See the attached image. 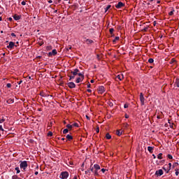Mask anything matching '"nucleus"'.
Returning a JSON list of instances; mask_svg holds the SVG:
<instances>
[{
  "instance_id": "14",
  "label": "nucleus",
  "mask_w": 179,
  "mask_h": 179,
  "mask_svg": "<svg viewBox=\"0 0 179 179\" xmlns=\"http://www.w3.org/2000/svg\"><path fill=\"white\" fill-rule=\"evenodd\" d=\"M94 169H95V170H100V165L97 164H95L94 165Z\"/></svg>"
},
{
  "instance_id": "42",
  "label": "nucleus",
  "mask_w": 179,
  "mask_h": 179,
  "mask_svg": "<svg viewBox=\"0 0 179 179\" xmlns=\"http://www.w3.org/2000/svg\"><path fill=\"white\" fill-rule=\"evenodd\" d=\"M167 157H168V159H170L171 160L173 159V155H170V154H169V155H167Z\"/></svg>"
},
{
  "instance_id": "2",
  "label": "nucleus",
  "mask_w": 179,
  "mask_h": 179,
  "mask_svg": "<svg viewBox=\"0 0 179 179\" xmlns=\"http://www.w3.org/2000/svg\"><path fill=\"white\" fill-rule=\"evenodd\" d=\"M69 177V173L68 171H63L60 174V178L62 179H67Z\"/></svg>"
},
{
  "instance_id": "28",
  "label": "nucleus",
  "mask_w": 179,
  "mask_h": 179,
  "mask_svg": "<svg viewBox=\"0 0 179 179\" xmlns=\"http://www.w3.org/2000/svg\"><path fill=\"white\" fill-rule=\"evenodd\" d=\"M69 132V130L68 129H64L63 130V134H68Z\"/></svg>"
},
{
  "instance_id": "44",
  "label": "nucleus",
  "mask_w": 179,
  "mask_h": 179,
  "mask_svg": "<svg viewBox=\"0 0 179 179\" xmlns=\"http://www.w3.org/2000/svg\"><path fill=\"white\" fill-rule=\"evenodd\" d=\"M169 15V16H173V15H174V10L172 11H170Z\"/></svg>"
},
{
  "instance_id": "34",
  "label": "nucleus",
  "mask_w": 179,
  "mask_h": 179,
  "mask_svg": "<svg viewBox=\"0 0 179 179\" xmlns=\"http://www.w3.org/2000/svg\"><path fill=\"white\" fill-rule=\"evenodd\" d=\"M12 179H19V177L17 176V175H14L12 176Z\"/></svg>"
},
{
  "instance_id": "59",
  "label": "nucleus",
  "mask_w": 179,
  "mask_h": 179,
  "mask_svg": "<svg viewBox=\"0 0 179 179\" xmlns=\"http://www.w3.org/2000/svg\"><path fill=\"white\" fill-rule=\"evenodd\" d=\"M87 92H88V93H92V90L88 89V90H87Z\"/></svg>"
},
{
  "instance_id": "46",
  "label": "nucleus",
  "mask_w": 179,
  "mask_h": 179,
  "mask_svg": "<svg viewBox=\"0 0 179 179\" xmlns=\"http://www.w3.org/2000/svg\"><path fill=\"white\" fill-rule=\"evenodd\" d=\"M176 166H178V163L175 162V163L173 164V169H174V167H175Z\"/></svg>"
},
{
  "instance_id": "43",
  "label": "nucleus",
  "mask_w": 179,
  "mask_h": 179,
  "mask_svg": "<svg viewBox=\"0 0 179 179\" xmlns=\"http://www.w3.org/2000/svg\"><path fill=\"white\" fill-rule=\"evenodd\" d=\"M6 86H7V87H8V89H10V88L12 87V84H11V83H8V84L6 85Z\"/></svg>"
},
{
  "instance_id": "47",
  "label": "nucleus",
  "mask_w": 179,
  "mask_h": 179,
  "mask_svg": "<svg viewBox=\"0 0 179 179\" xmlns=\"http://www.w3.org/2000/svg\"><path fill=\"white\" fill-rule=\"evenodd\" d=\"M173 62H176V59H172L170 62V64H173Z\"/></svg>"
},
{
  "instance_id": "6",
  "label": "nucleus",
  "mask_w": 179,
  "mask_h": 179,
  "mask_svg": "<svg viewBox=\"0 0 179 179\" xmlns=\"http://www.w3.org/2000/svg\"><path fill=\"white\" fill-rule=\"evenodd\" d=\"M13 47H17V46L15 45V43H13V41H10L9 43V45H7V48H8V50H13Z\"/></svg>"
},
{
  "instance_id": "7",
  "label": "nucleus",
  "mask_w": 179,
  "mask_h": 179,
  "mask_svg": "<svg viewBox=\"0 0 179 179\" xmlns=\"http://www.w3.org/2000/svg\"><path fill=\"white\" fill-rule=\"evenodd\" d=\"M58 52H57V50L55 49L52 50V52H50L48 53V56L49 57H52V56H55L57 55Z\"/></svg>"
},
{
  "instance_id": "60",
  "label": "nucleus",
  "mask_w": 179,
  "mask_h": 179,
  "mask_svg": "<svg viewBox=\"0 0 179 179\" xmlns=\"http://www.w3.org/2000/svg\"><path fill=\"white\" fill-rule=\"evenodd\" d=\"M83 43H85V41H86V40H87V39L86 38V37H83Z\"/></svg>"
},
{
  "instance_id": "62",
  "label": "nucleus",
  "mask_w": 179,
  "mask_h": 179,
  "mask_svg": "<svg viewBox=\"0 0 179 179\" xmlns=\"http://www.w3.org/2000/svg\"><path fill=\"white\" fill-rule=\"evenodd\" d=\"M85 117H86L87 120H90V117H89L88 115H86Z\"/></svg>"
},
{
  "instance_id": "40",
  "label": "nucleus",
  "mask_w": 179,
  "mask_h": 179,
  "mask_svg": "<svg viewBox=\"0 0 179 179\" xmlns=\"http://www.w3.org/2000/svg\"><path fill=\"white\" fill-rule=\"evenodd\" d=\"M3 122H5V119L3 117L1 119H0V124H2Z\"/></svg>"
},
{
  "instance_id": "19",
  "label": "nucleus",
  "mask_w": 179,
  "mask_h": 179,
  "mask_svg": "<svg viewBox=\"0 0 179 179\" xmlns=\"http://www.w3.org/2000/svg\"><path fill=\"white\" fill-rule=\"evenodd\" d=\"M157 176H163V170L162 169L158 170Z\"/></svg>"
},
{
  "instance_id": "5",
  "label": "nucleus",
  "mask_w": 179,
  "mask_h": 179,
  "mask_svg": "<svg viewBox=\"0 0 179 179\" xmlns=\"http://www.w3.org/2000/svg\"><path fill=\"white\" fill-rule=\"evenodd\" d=\"M67 85L70 89H75L76 87V85H75V83L73 82L68 83Z\"/></svg>"
},
{
  "instance_id": "61",
  "label": "nucleus",
  "mask_w": 179,
  "mask_h": 179,
  "mask_svg": "<svg viewBox=\"0 0 179 179\" xmlns=\"http://www.w3.org/2000/svg\"><path fill=\"white\" fill-rule=\"evenodd\" d=\"M8 20H9L10 22H12V20H13V19L12 17H9V18H8Z\"/></svg>"
},
{
  "instance_id": "13",
  "label": "nucleus",
  "mask_w": 179,
  "mask_h": 179,
  "mask_svg": "<svg viewBox=\"0 0 179 179\" xmlns=\"http://www.w3.org/2000/svg\"><path fill=\"white\" fill-rule=\"evenodd\" d=\"M116 135H117V136H121L122 135V130H117Z\"/></svg>"
},
{
  "instance_id": "41",
  "label": "nucleus",
  "mask_w": 179,
  "mask_h": 179,
  "mask_svg": "<svg viewBox=\"0 0 179 179\" xmlns=\"http://www.w3.org/2000/svg\"><path fill=\"white\" fill-rule=\"evenodd\" d=\"M72 79H75V76H69V80H72Z\"/></svg>"
},
{
  "instance_id": "25",
  "label": "nucleus",
  "mask_w": 179,
  "mask_h": 179,
  "mask_svg": "<svg viewBox=\"0 0 179 179\" xmlns=\"http://www.w3.org/2000/svg\"><path fill=\"white\" fill-rule=\"evenodd\" d=\"M106 139H111V136L108 133H107L106 134Z\"/></svg>"
},
{
  "instance_id": "35",
  "label": "nucleus",
  "mask_w": 179,
  "mask_h": 179,
  "mask_svg": "<svg viewBox=\"0 0 179 179\" xmlns=\"http://www.w3.org/2000/svg\"><path fill=\"white\" fill-rule=\"evenodd\" d=\"M162 156H163V154H162V153H159V154L157 155V159H162Z\"/></svg>"
},
{
  "instance_id": "3",
  "label": "nucleus",
  "mask_w": 179,
  "mask_h": 179,
  "mask_svg": "<svg viewBox=\"0 0 179 179\" xmlns=\"http://www.w3.org/2000/svg\"><path fill=\"white\" fill-rule=\"evenodd\" d=\"M140 101L141 106H145V97L143 96V94L142 92L140 94Z\"/></svg>"
},
{
  "instance_id": "26",
  "label": "nucleus",
  "mask_w": 179,
  "mask_h": 179,
  "mask_svg": "<svg viewBox=\"0 0 179 179\" xmlns=\"http://www.w3.org/2000/svg\"><path fill=\"white\" fill-rule=\"evenodd\" d=\"M148 152H150V153H152V150H153V148L149 146V147H148Z\"/></svg>"
},
{
  "instance_id": "57",
  "label": "nucleus",
  "mask_w": 179,
  "mask_h": 179,
  "mask_svg": "<svg viewBox=\"0 0 179 179\" xmlns=\"http://www.w3.org/2000/svg\"><path fill=\"white\" fill-rule=\"evenodd\" d=\"M72 49V47H67L66 50L67 51H69V50H71Z\"/></svg>"
},
{
  "instance_id": "12",
  "label": "nucleus",
  "mask_w": 179,
  "mask_h": 179,
  "mask_svg": "<svg viewBox=\"0 0 179 179\" xmlns=\"http://www.w3.org/2000/svg\"><path fill=\"white\" fill-rule=\"evenodd\" d=\"M6 103L8 104H12L13 103H15V99H8L7 101H6Z\"/></svg>"
},
{
  "instance_id": "30",
  "label": "nucleus",
  "mask_w": 179,
  "mask_h": 179,
  "mask_svg": "<svg viewBox=\"0 0 179 179\" xmlns=\"http://www.w3.org/2000/svg\"><path fill=\"white\" fill-rule=\"evenodd\" d=\"M66 128H68L69 129H72V127H73V126H72V124H66Z\"/></svg>"
},
{
  "instance_id": "29",
  "label": "nucleus",
  "mask_w": 179,
  "mask_h": 179,
  "mask_svg": "<svg viewBox=\"0 0 179 179\" xmlns=\"http://www.w3.org/2000/svg\"><path fill=\"white\" fill-rule=\"evenodd\" d=\"M148 62H149L150 64H153V62H155V60H154L152 58H150V59H148Z\"/></svg>"
},
{
  "instance_id": "49",
  "label": "nucleus",
  "mask_w": 179,
  "mask_h": 179,
  "mask_svg": "<svg viewBox=\"0 0 179 179\" xmlns=\"http://www.w3.org/2000/svg\"><path fill=\"white\" fill-rule=\"evenodd\" d=\"M124 108H128V103H125L124 105Z\"/></svg>"
},
{
  "instance_id": "10",
  "label": "nucleus",
  "mask_w": 179,
  "mask_h": 179,
  "mask_svg": "<svg viewBox=\"0 0 179 179\" xmlns=\"http://www.w3.org/2000/svg\"><path fill=\"white\" fill-rule=\"evenodd\" d=\"M84 43H86L87 45H89V44H93L94 41H93V40H91V39H86V41H84Z\"/></svg>"
},
{
  "instance_id": "18",
  "label": "nucleus",
  "mask_w": 179,
  "mask_h": 179,
  "mask_svg": "<svg viewBox=\"0 0 179 179\" xmlns=\"http://www.w3.org/2000/svg\"><path fill=\"white\" fill-rule=\"evenodd\" d=\"M175 85H176L177 87H179V78L175 80Z\"/></svg>"
},
{
  "instance_id": "51",
  "label": "nucleus",
  "mask_w": 179,
  "mask_h": 179,
  "mask_svg": "<svg viewBox=\"0 0 179 179\" xmlns=\"http://www.w3.org/2000/svg\"><path fill=\"white\" fill-rule=\"evenodd\" d=\"M22 83H23V80H20L19 82H17L18 85H22Z\"/></svg>"
},
{
  "instance_id": "16",
  "label": "nucleus",
  "mask_w": 179,
  "mask_h": 179,
  "mask_svg": "<svg viewBox=\"0 0 179 179\" xmlns=\"http://www.w3.org/2000/svg\"><path fill=\"white\" fill-rule=\"evenodd\" d=\"M78 76H80L82 80H83L85 79V76L83 75V73H78L77 74Z\"/></svg>"
},
{
  "instance_id": "58",
  "label": "nucleus",
  "mask_w": 179,
  "mask_h": 179,
  "mask_svg": "<svg viewBox=\"0 0 179 179\" xmlns=\"http://www.w3.org/2000/svg\"><path fill=\"white\" fill-rule=\"evenodd\" d=\"M124 117H125V118H129V115H128L127 114H125Z\"/></svg>"
},
{
  "instance_id": "33",
  "label": "nucleus",
  "mask_w": 179,
  "mask_h": 179,
  "mask_svg": "<svg viewBox=\"0 0 179 179\" xmlns=\"http://www.w3.org/2000/svg\"><path fill=\"white\" fill-rule=\"evenodd\" d=\"M169 127H170V128H172L173 129H174V124H171L170 122H169Z\"/></svg>"
},
{
  "instance_id": "50",
  "label": "nucleus",
  "mask_w": 179,
  "mask_h": 179,
  "mask_svg": "<svg viewBox=\"0 0 179 179\" xmlns=\"http://www.w3.org/2000/svg\"><path fill=\"white\" fill-rule=\"evenodd\" d=\"M179 172H178V169H176V176H178Z\"/></svg>"
},
{
  "instance_id": "39",
  "label": "nucleus",
  "mask_w": 179,
  "mask_h": 179,
  "mask_svg": "<svg viewBox=\"0 0 179 179\" xmlns=\"http://www.w3.org/2000/svg\"><path fill=\"white\" fill-rule=\"evenodd\" d=\"M162 6H157V11L159 12V10H162Z\"/></svg>"
},
{
  "instance_id": "15",
  "label": "nucleus",
  "mask_w": 179,
  "mask_h": 179,
  "mask_svg": "<svg viewBox=\"0 0 179 179\" xmlns=\"http://www.w3.org/2000/svg\"><path fill=\"white\" fill-rule=\"evenodd\" d=\"M66 139H68V141H72V139H73V137L69 134H68L66 136Z\"/></svg>"
},
{
  "instance_id": "55",
  "label": "nucleus",
  "mask_w": 179,
  "mask_h": 179,
  "mask_svg": "<svg viewBox=\"0 0 179 179\" xmlns=\"http://www.w3.org/2000/svg\"><path fill=\"white\" fill-rule=\"evenodd\" d=\"M88 173H90V170L87 169V171H85V174H88Z\"/></svg>"
},
{
  "instance_id": "56",
  "label": "nucleus",
  "mask_w": 179,
  "mask_h": 179,
  "mask_svg": "<svg viewBox=\"0 0 179 179\" xmlns=\"http://www.w3.org/2000/svg\"><path fill=\"white\" fill-rule=\"evenodd\" d=\"M0 131H3V128L2 127V125H0Z\"/></svg>"
},
{
  "instance_id": "22",
  "label": "nucleus",
  "mask_w": 179,
  "mask_h": 179,
  "mask_svg": "<svg viewBox=\"0 0 179 179\" xmlns=\"http://www.w3.org/2000/svg\"><path fill=\"white\" fill-rule=\"evenodd\" d=\"M93 173H94V176H99V170L95 169Z\"/></svg>"
},
{
  "instance_id": "52",
  "label": "nucleus",
  "mask_w": 179,
  "mask_h": 179,
  "mask_svg": "<svg viewBox=\"0 0 179 179\" xmlns=\"http://www.w3.org/2000/svg\"><path fill=\"white\" fill-rule=\"evenodd\" d=\"M11 36L12 37H16V34H15V33H11Z\"/></svg>"
},
{
  "instance_id": "21",
  "label": "nucleus",
  "mask_w": 179,
  "mask_h": 179,
  "mask_svg": "<svg viewBox=\"0 0 179 179\" xmlns=\"http://www.w3.org/2000/svg\"><path fill=\"white\" fill-rule=\"evenodd\" d=\"M82 80H82V78L78 77V78L76 79V83H80V82H82Z\"/></svg>"
},
{
  "instance_id": "48",
  "label": "nucleus",
  "mask_w": 179,
  "mask_h": 179,
  "mask_svg": "<svg viewBox=\"0 0 179 179\" xmlns=\"http://www.w3.org/2000/svg\"><path fill=\"white\" fill-rule=\"evenodd\" d=\"M21 5L24 6V5H26V1H22Z\"/></svg>"
},
{
  "instance_id": "1",
  "label": "nucleus",
  "mask_w": 179,
  "mask_h": 179,
  "mask_svg": "<svg viewBox=\"0 0 179 179\" xmlns=\"http://www.w3.org/2000/svg\"><path fill=\"white\" fill-rule=\"evenodd\" d=\"M20 169H22V170L24 171H26V169H27V161H20Z\"/></svg>"
},
{
  "instance_id": "37",
  "label": "nucleus",
  "mask_w": 179,
  "mask_h": 179,
  "mask_svg": "<svg viewBox=\"0 0 179 179\" xmlns=\"http://www.w3.org/2000/svg\"><path fill=\"white\" fill-rule=\"evenodd\" d=\"M93 164H92L90 166V171H92V173H93L94 171V170L93 169Z\"/></svg>"
},
{
  "instance_id": "23",
  "label": "nucleus",
  "mask_w": 179,
  "mask_h": 179,
  "mask_svg": "<svg viewBox=\"0 0 179 179\" xmlns=\"http://www.w3.org/2000/svg\"><path fill=\"white\" fill-rule=\"evenodd\" d=\"M40 96H41V97H47V94L44 92H41Z\"/></svg>"
},
{
  "instance_id": "64",
  "label": "nucleus",
  "mask_w": 179,
  "mask_h": 179,
  "mask_svg": "<svg viewBox=\"0 0 179 179\" xmlns=\"http://www.w3.org/2000/svg\"><path fill=\"white\" fill-rule=\"evenodd\" d=\"M87 87H88V89L90 88V83H89V84L87 85Z\"/></svg>"
},
{
  "instance_id": "27",
  "label": "nucleus",
  "mask_w": 179,
  "mask_h": 179,
  "mask_svg": "<svg viewBox=\"0 0 179 179\" xmlns=\"http://www.w3.org/2000/svg\"><path fill=\"white\" fill-rule=\"evenodd\" d=\"M15 171H17V174H19V173H20V169H19V167H15Z\"/></svg>"
},
{
  "instance_id": "9",
  "label": "nucleus",
  "mask_w": 179,
  "mask_h": 179,
  "mask_svg": "<svg viewBox=\"0 0 179 179\" xmlns=\"http://www.w3.org/2000/svg\"><path fill=\"white\" fill-rule=\"evenodd\" d=\"M13 17L14 20H20V19H22V15H18L17 14H15Z\"/></svg>"
},
{
  "instance_id": "63",
  "label": "nucleus",
  "mask_w": 179,
  "mask_h": 179,
  "mask_svg": "<svg viewBox=\"0 0 179 179\" xmlns=\"http://www.w3.org/2000/svg\"><path fill=\"white\" fill-rule=\"evenodd\" d=\"M159 38H163V35H162V34L159 35Z\"/></svg>"
},
{
  "instance_id": "11",
  "label": "nucleus",
  "mask_w": 179,
  "mask_h": 179,
  "mask_svg": "<svg viewBox=\"0 0 179 179\" xmlns=\"http://www.w3.org/2000/svg\"><path fill=\"white\" fill-rule=\"evenodd\" d=\"M79 72V69H75L73 70V71H71L72 75H73L74 76H76V75H78V73Z\"/></svg>"
},
{
  "instance_id": "4",
  "label": "nucleus",
  "mask_w": 179,
  "mask_h": 179,
  "mask_svg": "<svg viewBox=\"0 0 179 179\" xmlns=\"http://www.w3.org/2000/svg\"><path fill=\"white\" fill-rule=\"evenodd\" d=\"M124 6H125V3L121 1L118 2V3L115 5V8H117V9H121Z\"/></svg>"
},
{
  "instance_id": "31",
  "label": "nucleus",
  "mask_w": 179,
  "mask_h": 179,
  "mask_svg": "<svg viewBox=\"0 0 179 179\" xmlns=\"http://www.w3.org/2000/svg\"><path fill=\"white\" fill-rule=\"evenodd\" d=\"M110 8H111V5H108L106 6V8H105V12H107V10H108V9H110Z\"/></svg>"
},
{
  "instance_id": "24",
  "label": "nucleus",
  "mask_w": 179,
  "mask_h": 179,
  "mask_svg": "<svg viewBox=\"0 0 179 179\" xmlns=\"http://www.w3.org/2000/svg\"><path fill=\"white\" fill-rule=\"evenodd\" d=\"M46 50L47 51H51V50H52V46L51 45L47 46Z\"/></svg>"
},
{
  "instance_id": "17",
  "label": "nucleus",
  "mask_w": 179,
  "mask_h": 179,
  "mask_svg": "<svg viewBox=\"0 0 179 179\" xmlns=\"http://www.w3.org/2000/svg\"><path fill=\"white\" fill-rule=\"evenodd\" d=\"M118 40H120V36H115V39L113 40V43L115 44Z\"/></svg>"
},
{
  "instance_id": "53",
  "label": "nucleus",
  "mask_w": 179,
  "mask_h": 179,
  "mask_svg": "<svg viewBox=\"0 0 179 179\" xmlns=\"http://www.w3.org/2000/svg\"><path fill=\"white\" fill-rule=\"evenodd\" d=\"M101 171H102L103 173H106V169H102L101 170Z\"/></svg>"
},
{
  "instance_id": "8",
  "label": "nucleus",
  "mask_w": 179,
  "mask_h": 179,
  "mask_svg": "<svg viewBox=\"0 0 179 179\" xmlns=\"http://www.w3.org/2000/svg\"><path fill=\"white\" fill-rule=\"evenodd\" d=\"M98 92L101 94H103V93H104V92H106V90L103 86H100V87H99Z\"/></svg>"
},
{
  "instance_id": "45",
  "label": "nucleus",
  "mask_w": 179,
  "mask_h": 179,
  "mask_svg": "<svg viewBox=\"0 0 179 179\" xmlns=\"http://www.w3.org/2000/svg\"><path fill=\"white\" fill-rule=\"evenodd\" d=\"M48 136H52V133L51 131H49L48 133Z\"/></svg>"
},
{
  "instance_id": "38",
  "label": "nucleus",
  "mask_w": 179,
  "mask_h": 179,
  "mask_svg": "<svg viewBox=\"0 0 179 179\" xmlns=\"http://www.w3.org/2000/svg\"><path fill=\"white\" fill-rule=\"evenodd\" d=\"M169 170L166 171V173H169V171H170V170H171V163H169Z\"/></svg>"
},
{
  "instance_id": "32",
  "label": "nucleus",
  "mask_w": 179,
  "mask_h": 179,
  "mask_svg": "<svg viewBox=\"0 0 179 179\" xmlns=\"http://www.w3.org/2000/svg\"><path fill=\"white\" fill-rule=\"evenodd\" d=\"M72 126H73V127H76V128H79V124H78V123H73V124H72Z\"/></svg>"
},
{
  "instance_id": "54",
  "label": "nucleus",
  "mask_w": 179,
  "mask_h": 179,
  "mask_svg": "<svg viewBox=\"0 0 179 179\" xmlns=\"http://www.w3.org/2000/svg\"><path fill=\"white\" fill-rule=\"evenodd\" d=\"M96 131L97 134H99V132H100V129H99V127L96 128Z\"/></svg>"
},
{
  "instance_id": "36",
  "label": "nucleus",
  "mask_w": 179,
  "mask_h": 179,
  "mask_svg": "<svg viewBox=\"0 0 179 179\" xmlns=\"http://www.w3.org/2000/svg\"><path fill=\"white\" fill-rule=\"evenodd\" d=\"M109 31H110V34H113V33H114V28H110V29H109Z\"/></svg>"
},
{
  "instance_id": "20",
  "label": "nucleus",
  "mask_w": 179,
  "mask_h": 179,
  "mask_svg": "<svg viewBox=\"0 0 179 179\" xmlns=\"http://www.w3.org/2000/svg\"><path fill=\"white\" fill-rule=\"evenodd\" d=\"M117 78L119 79V80H122L124 79V76L123 75H122V76L117 75Z\"/></svg>"
}]
</instances>
